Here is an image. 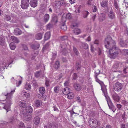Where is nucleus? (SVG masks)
Segmentation results:
<instances>
[{
	"label": "nucleus",
	"mask_w": 128,
	"mask_h": 128,
	"mask_svg": "<svg viewBox=\"0 0 128 128\" xmlns=\"http://www.w3.org/2000/svg\"><path fill=\"white\" fill-rule=\"evenodd\" d=\"M128 43V42L127 41H126L125 42L123 41H120V44L122 46H125L128 45L127 43Z\"/></svg>",
	"instance_id": "58836bf2"
},
{
	"label": "nucleus",
	"mask_w": 128,
	"mask_h": 128,
	"mask_svg": "<svg viewBox=\"0 0 128 128\" xmlns=\"http://www.w3.org/2000/svg\"><path fill=\"white\" fill-rule=\"evenodd\" d=\"M42 34L40 33L38 34L36 36V38L38 40H40L42 39Z\"/></svg>",
	"instance_id": "72a5a7b5"
},
{
	"label": "nucleus",
	"mask_w": 128,
	"mask_h": 128,
	"mask_svg": "<svg viewBox=\"0 0 128 128\" xmlns=\"http://www.w3.org/2000/svg\"><path fill=\"white\" fill-rule=\"evenodd\" d=\"M96 81V82L100 84L101 85L103 84V82L98 79L97 77L95 78Z\"/></svg>",
	"instance_id": "09e8293b"
},
{
	"label": "nucleus",
	"mask_w": 128,
	"mask_h": 128,
	"mask_svg": "<svg viewBox=\"0 0 128 128\" xmlns=\"http://www.w3.org/2000/svg\"><path fill=\"white\" fill-rule=\"evenodd\" d=\"M30 4L31 6L33 8L36 7L37 5V0H31L30 1Z\"/></svg>",
	"instance_id": "ddd939ff"
},
{
	"label": "nucleus",
	"mask_w": 128,
	"mask_h": 128,
	"mask_svg": "<svg viewBox=\"0 0 128 128\" xmlns=\"http://www.w3.org/2000/svg\"><path fill=\"white\" fill-rule=\"evenodd\" d=\"M72 76L73 77L72 79L73 80H76L77 77V74L76 73H75L73 74Z\"/></svg>",
	"instance_id": "4d7b16f0"
},
{
	"label": "nucleus",
	"mask_w": 128,
	"mask_h": 128,
	"mask_svg": "<svg viewBox=\"0 0 128 128\" xmlns=\"http://www.w3.org/2000/svg\"><path fill=\"white\" fill-rule=\"evenodd\" d=\"M52 24L49 23L46 25V28L48 29H50L52 27Z\"/></svg>",
	"instance_id": "864d4df0"
},
{
	"label": "nucleus",
	"mask_w": 128,
	"mask_h": 128,
	"mask_svg": "<svg viewBox=\"0 0 128 128\" xmlns=\"http://www.w3.org/2000/svg\"><path fill=\"white\" fill-rule=\"evenodd\" d=\"M42 74V72L40 71H37L36 73L35 76L36 77V78H38L40 77H43V75L41 76V74Z\"/></svg>",
	"instance_id": "c85d7f7f"
},
{
	"label": "nucleus",
	"mask_w": 128,
	"mask_h": 128,
	"mask_svg": "<svg viewBox=\"0 0 128 128\" xmlns=\"http://www.w3.org/2000/svg\"><path fill=\"white\" fill-rule=\"evenodd\" d=\"M45 84L47 86H49V81L48 80L46 79V80Z\"/></svg>",
	"instance_id": "0e129e2a"
},
{
	"label": "nucleus",
	"mask_w": 128,
	"mask_h": 128,
	"mask_svg": "<svg viewBox=\"0 0 128 128\" xmlns=\"http://www.w3.org/2000/svg\"><path fill=\"white\" fill-rule=\"evenodd\" d=\"M29 4V0H21L20 6L23 9H26L28 7Z\"/></svg>",
	"instance_id": "20e7f679"
},
{
	"label": "nucleus",
	"mask_w": 128,
	"mask_h": 128,
	"mask_svg": "<svg viewBox=\"0 0 128 128\" xmlns=\"http://www.w3.org/2000/svg\"><path fill=\"white\" fill-rule=\"evenodd\" d=\"M116 107L119 110L122 107V106L120 104H117L116 105Z\"/></svg>",
	"instance_id": "13d9d810"
},
{
	"label": "nucleus",
	"mask_w": 128,
	"mask_h": 128,
	"mask_svg": "<svg viewBox=\"0 0 128 128\" xmlns=\"http://www.w3.org/2000/svg\"><path fill=\"white\" fill-rule=\"evenodd\" d=\"M52 20L53 21L56 23L58 22V18H57L56 16H54L52 18Z\"/></svg>",
	"instance_id": "bf43d9fd"
},
{
	"label": "nucleus",
	"mask_w": 128,
	"mask_h": 128,
	"mask_svg": "<svg viewBox=\"0 0 128 128\" xmlns=\"http://www.w3.org/2000/svg\"><path fill=\"white\" fill-rule=\"evenodd\" d=\"M31 87V85L30 84L26 83L25 85L24 88L26 90H29L30 89Z\"/></svg>",
	"instance_id": "4c0bfd02"
},
{
	"label": "nucleus",
	"mask_w": 128,
	"mask_h": 128,
	"mask_svg": "<svg viewBox=\"0 0 128 128\" xmlns=\"http://www.w3.org/2000/svg\"><path fill=\"white\" fill-rule=\"evenodd\" d=\"M74 87L75 90L77 91H80L82 89V86L80 84L75 83L74 85Z\"/></svg>",
	"instance_id": "f8f14e48"
},
{
	"label": "nucleus",
	"mask_w": 128,
	"mask_h": 128,
	"mask_svg": "<svg viewBox=\"0 0 128 128\" xmlns=\"http://www.w3.org/2000/svg\"><path fill=\"white\" fill-rule=\"evenodd\" d=\"M39 91L40 93L42 95V96H43L45 92V88L44 87H40L39 88Z\"/></svg>",
	"instance_id": "2eb2a0df"
},
{
	"label": "nucleus",
	"mask_w": 128,
	"mask_h": 128,
	"mask_svg": "<svg viewBox=\"0 0 128 128\" xmlns=\"http://www.w3.org/2000/svg\"><path fill=\"white\" fill-rule=\"evenodd\" d=\"M22 33L21 30L18 28H16L14 30V33L16 35H19Z\"/></svg>",
	"instance_id": "dca6fc26"
},
{
	"label": "nucleus",
	"mask_w": 128,
	"mask_h": 128,
	"mask_svg": "<svg viewBox=\"0 0 128 128\" xmlns=\"http://www.w3.org/2000/svg\"><path fill=\"white\" fill-rule=\"evenodd\" d=\"M26 112L28 113H29L30 114L33 111L32 108L30 106H26Z\"/></svg>",
	"instance_id": "4be33fe9"
},
{
	"label": "nucleus",
	"mask_w": 128,
	"mask_h": 128,
	"mask_svg": "<svg viewBox=\"0 0 128 128\" xmlns=\"http://www.w3.org/2000/svg\"><path fill=\"white\" fill-rule=\"evenodd\" d=\"M88 122L90 126L92 128H95L98 124V122L95 119L90 118Z\"/></svg>",
	"instance_id": "423d86ee"
},
{
	"label": "nucleus",
	"mask_w": 128,
	"mask_h": 128,
	"mask_svg": "<svg viewBox=\"0 0 128 128\" xmlns=\"http://www.w3.org/2000/svg\"><path fill=\"white\" fill-rule=\"evenodd\" d=\"M81 32V30L80 29L78 28L74 29L72 31V32L75 35H78Z\"/></svg>",
	"instance_id": "5701e85b"
},
{
	"label": "nucleus",
	"mask_w": 128,
	"mask_h": 128,
	"mask_svg": "<svg viewBox=\"0 0 128 128\" xmlns=\"http://www.w3.org/2000/svg\"><path fill=\"white\" fill-rule=\"evenodd\" d=\"M52 124L51 123H49L46 126H44V128H52Z\"/></svg>",
	"instance_id": "5fc2aeb1"
},
{
	"label": "nucleus",
	"mask_w": 128,
	"mask_h": 128,
	"mask_svg": "<svg viewBox=\"0 0 128 128\" xmlns=\"http://www.w3.org/2000/svg\"><path fill=\"white\" fill-rule=\"evenodd\" d=\"M59 87L58 86H55L54 89V92L56 93H58L59 90Z\"/></svg>",
	"instance_id": "a18cd8bd"
},
{
	"label": "nucleus",
	"mask_w": 128,
	"mask_h": 128,
	"mask_svg": "<svg viewBox=\"0 0 128 128\" xmlns=\"http://www.w3.org/2000/svg\"><path fill=\"white\" fill-rule=\"evenodd\" d=\"M40 118L38 116L35 117L34 120V124L38 125L40 123Z\"/></svg>",
	"instance_id": "412c9836"
},
{
	"label": "nucleus",
	"mask_w": 128,
	"mask_h": 128,
	"mask_svg": "<svg viewBox=\"0 0 128 128\" xmlns=\"http://www.w3.org/2000/svg\"><path fill=\"white\" fill-rule=\"evenodd\" d=\"M42 104V102L40 100H36L35 102V105L36 107H39Z\"/></svg>",
	"instance_id": "393cba45"
},
{
	"label": "nucleus",
	"mask_w": 128,
	"mask_h": 128,
	"mask_svg": "<svg viewBox=\"0 0 128 128\" xmlns=\"http://www.w3.org/2000/svg\"><path fill=\"white\" fill-rule=\"evenodd\" d=\"M64 1L63 0L56 1L53 4V6L55 8L57 9L60 8L61 5H63L65 4Z\"/></svg>",
	"instance_id": "39448f33"
},
{
	"label": "nucleus",
	"mask_w": 128,
	"mask_h": 128,
	"mask_svg": "<svg viewBox=\"0 0 128 128\" xmlns=\"http://www.w3.org/2000/svg\"><path fill=\"white\" fill-rule=\"evenodd\" d=\"M89 14V12L87 11H84L82 12V16L83 18H86Z\"/></svg>",
	"instance_id": "bb28decb"
},
{
	"label": "nucleus",
	"mask_w": 128,
	"mask_h": 128,
	"mask_svg": "<svg viewBox=\"0 0 128 128\" xmlns=\"http://www.w3.org/2000/svg\"><path fill=\"white\" fill-rule=\"evenodd\" d=\"M122 52L123 54L125 55H128V50L124 49L122 50Z\"/></svg>",
	"instance_id": "de8ad7c7"
},
{
	"label": "nucleus",
	"mask_w": 128,
	"mask_h": 128,
	"mask_svg": "<svg viewBox=\"0 0 128 128\" xmlns=\"http://www.w3.org/2000/svg\"><path fill=\"white\" fill-rule=\"evenodd\" d=\"M124 66L122 68L123 69V71L124 72L125 74L127 73L128 72V67L125 66L124 67Z\"/></svg>",
	"instance_id": "ea45409f"
},
{
	"label": "nucleus",
	"mask_w": 128,
	"mask_h": 128,
	"mask_svg": "<svg viewBox=\"0 0 128 128\" xmlns=\"http://www.w3.org/2000/svg\"><path fill=\"white\" fill-rule=\"evenodd\" d=\"M66 17L67 18L69 19H70L71 18V14L70 13L68 14L66 16Z\"/></svg>",
	"instance_id": "e2e57ef3"
},
{
	"label": "nucleus",
	"mask_w": 128,
	"mask_h": 128,
	"mask_svg": "<svg viewBox=\"0 0 128 128\" xmlns=\"http://www.w3.org/2000/svg\"><path fill=\"white\" fill-rule=\"evenodd\" d=\"M106 100L109 107L113 104L110 98L109 97L106 98Z\"/></svg>",
	"instance_id": "c756f323"
},
{
	"label": "nucleus",
	"mask_w": 128,
	"mask_h": 128,
	"mask_svg": "<svg viewBox=\"0 0 128 128\" xmlns=\"http://www.w3.org/2000/svg\"><path fill=\"white\" fill-rule=\"evenodd\" d=\"M90 115L91 117L93 116L94 115V112L93 111H90Z\"/></svg>",
	"instance_id": "774afa93"
},
{
	"label": "nucleus",
	"mask_w": 128,
	"mask_h": 128,
	"mask_svg": "<svg viewBox=\"0 0 128 128\" xmlns=\"http://www.w3.org/2000/svg\"><path fill=\"white\" fill-rule=\"evenodd\" d=\"M19 105L21 107L25 108L26 105V102L24 100L21 101L19 103Z\"/></svg>",
	"instance_id": "f3484780"
},
{
	"label": "nucleus",
	"mask_w": 128,
	"mask_h": 128,
	"mask_svg": "<svg viewBox=\"0 0 128 128\" xmlns=\"http://www.w3.org/2000/svg\"><path fill=\"white\" fill-rule=\"evenodd\" d=\"M49 15L48 14H46L44 17V20L45 22H47L48 20L49 19Z\"/></svg>",
	"instance_id": "e433bc0d"
},
{
	"label": "nucleus",
	"mask_w": 128,
	"mask_h": 128,
	"mask_svg": "<svg viewBox=\"0 0 128 128\" xmlns=\"http://www.w3.org/2000/svg\"><path fill=\"white\" fill-rule=\"evenodd\" d=\"M120 128H126L125 124L123 123L121 124L120 125Z\"/></svg>",
	"instance_id": "338daca9"
},
{
	"label": "nucleus",
	"mask_w": 128,
	"mask_h": 128,
	"mask_svg": "<svg viewBox=\"0 0 128 128\" xmlns=\"http://www.w3.org/2000/svg\"><path fill=\"white\" fill-rule=\"evenodd\" d=\"M19 128H25L24 124L22 122H20L19 124Z\"/></svg>",
	"instance_id": "603ef678"
},
{
	"label": "nucleus",
	"mask_w": 128,
	"mask_h": 128,
	"mask_svg": "<svg viewBox=\"0 0 128 128\" xmlns=\"http://www.w3.org/2000/svg\"><path fill=\"white\" fill-rule=\"evenodd\" d=\"M67 97L69 99H71L73 98L74 96V94L72 92H70V91H68V93L66 94Z\"/></svg>",
	"instance_id": "a211bd4d"
},
{
	"label": "nucleus",
	"mask_w": 128,
	"mask_h": 128,
	"mask_svg": "<svg viewBox=\"0 0 128 128\" xmlns=\"http://www.w3.org/2000/svg\"><path fill=\"white\" fill-rule=\"evenodd\" d=\"M57 55V54L56 53H54L53 54H52V60H54L56 57Z\"/></svg>",
	"instance_id": "69168bd1"
},
{
	"label": "nucleus",
	"mask_w": 128,
	"mask_h": 128,
	"mask_svg": "<svg viewBox=\"0 0 128 128\" xmlns=\"http://www.w3.org/2000/svg\"><path fill=\"white\" fill-rule=\"evenodd\" d=\"M70 91V89L66 87L64 88L62 90V92L64 94H66L68 93V91Z\"/></svg>",
	"instance_id": "c9c22d12"
},
{
	"label": "nucleus",
	"mask_w": 128,
	"mask_h": 128,
	"mask_svg": "<svg viewBox=\"0 0 128 128\" xmlns=\"http://www.w3.org/2000/svg\"><path fill=\"white\" fill-rule=\"evenodd\" d=\"M80 65L78 63L76 64V69L77 70H80Z\"/></svg>",
	"instance_id": "3c124183"
},
{
	"label": "nucleus",
	"mask_w": 128,
	"mask_h": 128,
	"mask_svg": "<svg viewBox=\"0 0 128 128\" xmlns=\"http://www.w3.org/2000/svg\"><path fill=\"white\" fill-rule=\"evenodd\" d=\"M4 17H5L4 19L7 21H9L11 20V18L10 16L5 15L4 16Z\"/></svg>",
	"instance_id": "49530a36"
},
{
	"label": "nucleus",
	"mask_w": 128,
	"mask_h": 128,
	"mask_svg": "<svg viewBox=\"0 0 128 128\" xmlns=\"http://www.w3.org/2000/svg\"><path fill=\"white\" fill-rule=\"evenodd\" d=\"M80 47L85 49H87L88 48V45L85 43H81L80 45Z\"/></svg>",
	"instance_id": "b1692460"
},
{
	"label": "nucleus",
	"mask_w": 128,
	"mask_h": 128,
	"mask_svg": "<svg viewBox=\"0 0 128 128\" xmlns=\"http://www.w3.org/2000/svg\"><path fill=\"white\" fill-rule=\"evenodd\" d=\"M106 19V14L105 13H102L99 16L98 20L100 22H102Z\"/></svg>",
	"instance_id": "6e6552de"
},
{
	"label": "nucleus",
	"mask_w": 128,
	"mask_h": 128,
	"mask_svg": "<svg viewBox=\"0 0 128 128\" xmlns=\"http://www.w3.org/2000/svg\"><path fill=\"white\" fill-rule=\"evenodd\" d=\"M22 116L23 117L24 119L26 121L30 120L32 118L31 114L27 113L23 114Z\"/></svg>",
	"instance_id": "1a4fd4ad"
},
{
	"label": "nucleus",
	"mask_w": 128,
	"mask_h": 128,
	"mask_svg": "<svg viewBox=\"0 0 128 128\" xmlns=\"http://www.w3.org/2000/svg\"><path fill=\"white\" fill-rule=\"evenodd\" d=\"M67 38V37L66 36H64L61 37L60 39L62 40H65Z\"/></svg>",
	"instance_id": "052dcab7"
},
{
	"label": "nucleus",
	"mask_w": 128,
	"mask_h": 128,
	"mask_svg": "<svg viewBox=\"0 0 128 128\" xmlns=\"http://www.w3.org/2000/svg\"><path fill=\"white\" fill-rule=\"evenodd\" d=\"M113 41L111 38L108 37L106 38L104 43L106 48L107 49H110L109 57L110 58L114 59L118 56L120 50L114 44L112 43Z\"/></svg>",
	"instance_id": "f257e3e1"
},
{
	"label": "nucleus",
	"mask_w": 128,
	"mask_h": 128,
	"mask_svg": "<svg viewBox=\"0 0 128 128\" xmlns=\"http://www.w3.org/2000/svg\"><path fill=\"white\" fill-rule=\"evenodd\" d=\"M54 66L55 69H57L60 66L59 62L58 61H56L54 64Z\"/></svg>",
	"instance_id": "f704fd0d"
},
{
	"label": "nucleus",
	"mask_w": 128,
	"mask_h": 128,
	"mask_svg": "<svg viewBox=\"0 0 128 128\" xmlns=\"http://www.w3.org/2000/svg\"><path fill=\"white\" fill-rule=\"evenodd\" d=\"M126 116L125 112H124V113L122 114V119L124 121H125L126 119Z\"/></svg>",
	"instance_id": "6e6d98bb"
},
{
	"label": "nucleus",
	"mask_w": 128,
	"mask_h": 128,
	"mask_svg": "<svg viewBox=\"0 0 128 128\" xmlns=\"http://www.w3.org/2000/svg\"><path fill=\"white\" fill-rule=\"evenodd\" d=\"M50 36V32H47L46 33L44 36V39L46 40L48 39Z\"/></svg>",
	"instance_id": "2f4dec72"
},
{
	"label": "nucleus",
	"mask_w": 128,
	"mask_h": 128,
	"mask_svg": "<svg viewBox=\"0 0 128 128\" xmlns=\"http://www.w3.org/2000/svg\"><path fill=\"white\" fill-rule=\"evenodd\" d=\"M15 90H14L12 91L10 93H7L5 95V96H6V100L1 101H3L4 102H6L4 108L6 110L7 112L10 110V106L12 103L11 98Z\"/></svg>",
	"instance_id": "f03ea898"
},
{
	"label": "nucleus",
	"mask_w": 128,
	"mask_h": 128,
	"mask_svg": "<svg viewBox=\"0 0 128 128\" xmlns=\"http://www.w3.org/2000/svg\"><path fill=\"white\" fill-rule=\"evenodd\" d=\"M125 65V64L124 62H116L113 66V68L115 70L118 69H121Z\"/></svg>",
	"instance_id": "7ed1b4c3"
},
{
	"label": "nucleus",
	"mask_w": 128,
	"mask_h": 128,
	"mask_svg": "<svg viewBox=\"0 0 128 128\" xmlns=\"http://www.w3.org/2000/svg\"><path fill=\"white\" fill-rule=\"evenodd\" d=\"M10 38L13 42L16 43H18L19 42V40L18 38L16 36H11Z\"/></svg>",
	"instance_id": "aec40b11"
},
{
	"label": "nucleus",
	"mask_w": 128,
	"mask_h": 128,
	"mask_svg": "<svg viewBox=\"0 0 128 128\" xmlns=\"http://www.w3.org/2000/svg\"><path fill=\"white\" fill-rule=\"evenodd\" d=\"M114 6L116 8L115 10V12H116L118 10H119V5L117 2L115 0L114 1Z\"/></svg>",
	"instance_id": "6ab92c4d"
},
{
	"label": "nucleus",
	"mask_w": 128,
	"mask_h": 128,
	"mask_svg": "<svg viewBox=\"0 0 128 128\" xmlns=\"http://www.w3.org/2000/svg\"><path fill=\"white\" fill-rule=\"evenodd\" d=\"M107 0H104L101 3V6L103 7H106L108 4Z\"/></svg>",
	"instance_id": "a878e982"
},
{
	"label": "nucleus",
	"mask_w": 128,
	"mask_h": 128,
	"mask_svg": "<svg viewBox=\"0 0 128 128\" xmlns=\"http://www.w3.org/2000/svg\"><path fill=\"white\" fill-rule=\"evenodd\" d=\"M108 16L110 18L113 19L115 18V13L112 11L111 10L109 13Z\"/></svg>",
	"instance_id": "4468645a"
},
{
	"label": "nucleus",
	"mask_w": 128,
	"mask_h": 128,
	"mask_svg": "<svg viewBox=\"0 0 128 128\" xmlns=\"http://www.w3.org/2000/svg\"><path fill=\"white\" fill-rule=\"evenodd\" d=\"M5 44V40L3 38H0V45L1 46H4Z\"/></svg>",
	"instance_id": "473e14b6"
},
{
	"label": "nucleus",
	"mask_w": 128,
	"mask_h": 128,
	"mask_svg": "<svg viewBox=\"0 0 128 128\" xmlns=\"http://www.w3.org/2000/svg\"><path fill=\"white\" fill-rule=\"evenodd\" d=\"M10 49L12 50H14L16 47L15 44L13 42H11L10 44Z\"/></svg>",
	"instance_id": "7c9ffc66"
},
{
	"label": "nucleus",
	"mask_w": 128,
	"mask_h": 128,
	"mask_svg": "<svg viewBox=\"0 0 128 128\" xmlns=\"http://www.w3.org/2000/svg\"><path fill=\"white\" fill-rule=\"evenodd\" d=\"M100 70H97L94 72V77H97V76L100 74Z\"/></svg>",
	"instance_id": "a19ab883"
},
{
	"label": "nucleus",
	"mask_w": 128,
	"mask_h": 128,
	"mask_svg": "<svg viewBox=\"0 0 128 128\" xmlns=\"http://www.w3.org/2000/svg\"><path fill=\"white\" fill-rule=\"evenodd\" d=\"M112 98L115 102H118L120 100V98L118 95L116 94H113Z\"/></svg>",
	"instance_id": "9d476101"
},
{
	"label": "nucleus",
	"mask_w": 128,
	"mask_h": 128,
	"mask_svg": "<svg viewBox=\"0 0 128 128\" xmlns=\"http://www.w3.org/2000/svg\"><path fill=\"white\" fill-rule=\"evenodd\" d=\"M73 50L76 55L78 56L79 55V53L78 52L77 50L75 47H73Z\"/></svg>",
	"instance_id": "8fccbe9b"
},
{
	"label": "nucleus",
	"mask_w": 128,
	"mask_h": 128,
	"mask_svg": "<svg viewBox=\"0 0 128 128\" xmlns=\"http://www.w3.org/2000/svg\"><path fill=\"white\" fill-rule=\"evenodd\" d=\"M66 46L67 44H64L63 45L61 44V48H62V50H62L61 52L64 55H65L66 54L67 51L66 48Z\"/></svg>",
	"instance_id": "9b49d317"
},
{
	"label": "nucleus",
	"mask_w": 128,
	"mask_h": 128,
	"mask_svg": "<svg viewBox=\"0 0 128 128\" xmlns=\"http://www.w3.org/2000/svg\"><path fill=\"white\" fill-rule=\"evenodd\" d=\"M30 94L27 92H23L22 93V95L24 97H28L29 96Z\"/></svg>",
	"instance_id": "c03bdc74"
},
{
	"label": "nucleus",
	"mask_w": 128,
	"mask_h": 128,
	"mask_svg": "<svg viewBox=\"0 0 128 128\" xmlns=\"http://www.w3.org/2000/svg\"><path fill=\"white\" fill-rule=\"evenodd\" d=\"M39 46V44L38 43H36L35 44H32L31 46L32 48L34 50L38 48Z\"/></svg>",
	"instance_id": "cd10ccee"
},
{
	"label": "nucleus",
	"mask_w": 128,
	"mask_h": 128,
	"mask_svg": "<svg viewBox=\"0 0 128 128\" xmlns=\"http://www.w3.org/2000/svg\"><path fill=\"white\" fill-rule=\"evenodd\" d=\"M69 80H68L66 81L64 83V84L65 86H68L69 85Z\"/></svg>",
	"instance_id": "680f3d73"
},
{
	"label": "nucleus",
	"mask_w": 128,
	"mask_h": 128,
	"mask_svg": "<svg viewBox=\"0 0 128 128\" xmlns=\"http://www.w3.org/2000/svg\"><path fill=\"white\" fill-rule=\"evenodd\" d=\"M61 28L63 30H66L67 27L64 24H63L61 26Z\"/></svg>",
	"instance_id": "79ce46f5"
},
{
	"label": "nucleus",
	"mask_w": 128,
	"mask_h": 128,
	"mask_svg": "<svg viewBox=\"0 0 128 128\" xmlns=\"http://www.w3.org/2000/svg\"><path fill=\"white\" fill-rule=\"evenodd\" d=\"M122 84L117 82L114 84L113 89L114 90L119 92L122 90Z\"/></svg>",
	"instance_id": "0eeeda50"
},
{
	"label": "nucleus",
	"mask_w": 128,
	"mask_h": 128,
	"mask_svg": "<svg viewBox=\"0 0 128 128\" xmlns=\"http://www.w3.org/2000/svg\"><path fill=\"white\" fill-rule=\"evenodd\" d=\"M109 108L112 110V111L114 112L116 110V109L115 106L113 104L109 107Z\"/></svg>",
	"instance_id": "37998d69"
}]
</instances>
